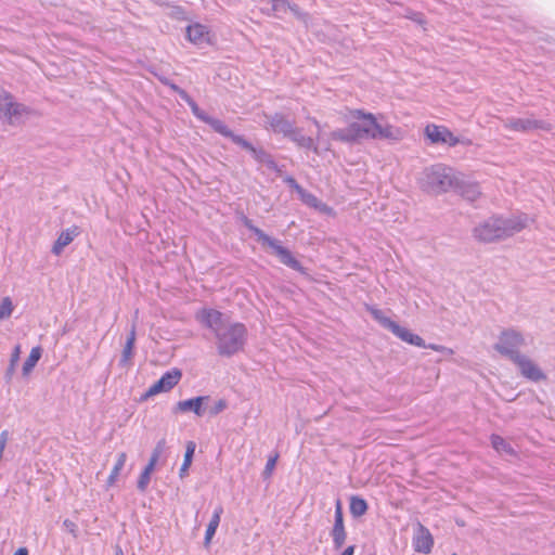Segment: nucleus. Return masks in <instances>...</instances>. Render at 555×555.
I'll return each instance as SVG.
<instances>
[{"label": "nucleus", "instance_id": "obj_1", "mask_svg": "<svg viewBox=\"0 0 555 555\" xmlns=\"http://www.w3.org/2000/svg\"><path fill=\"white\" fill-rule=\"evenodd\" d=\"M196 319L215 334L219 356L232 357L243 350L247 340V328L243 323L224 322L223 314L215 309L201 310Z\"/></svg>", "mask_w": 555, "mask_h": 555}, {"label": "nucleus", "instance_id": "obj_2", "mask_svg": "<svg viewBox=\"0 0 555 555\" xmlns=\"http://www.w3.org/2000/svg\"><path fill=\"white\" fill-rule=\"evenodd\" d=\"M529 221V216L524 212L509 216L492 215L473 229V236L485 244L505 241L526 229Z\"/></svg>", "mask_w": 555, "mask_h": 555}, {"label": "nucleus", "instance_id": "obj_3", "mask_svg": "<svg viewBox=\"0 0 555 555\" xmlns=\"http://www.w3.org/2000/svg\"><path fill=\"white\" fill-rule=\"evenodd\" d=\"M352 118L359 121H353L346 128L335 129L330 133V139L347 144H354L363 139L373 140L375 128L377 126V118L372 113H366L363 109H353L350 112Z\"/></svg>", "mask_w": 555, "mask_h": 555}, {"label": "nucleus", "instance_id": "obj_4", "mask_svg": "<svg viewBox=\"0 0 555 555\" xmlns=\"http://www.w3.org/2000/svg\"><path fill=\"white\" fill-rule=\"evenodd\" d=\"M418 184L423 191L438 195L459 186V178L451 167L435 164L422 171Z\"/></svg>", "mask_w": 555, "mask_h": 555}, {"label": "nucleus", "instance_id": "obj_5", "mask_svg": "<svg viewBox=\"0 0 555 555\" xmlns=\"http://www.w3.org/2000/svg\"><path fill=\"white\" fill-rule=\"evenodd\" d=\"M241 220L243 224L257 236L258 242H260L262 246H268L272 249V253L279 258L281 263L295 271L305 273L302 264L294 257L289 249L281 244L279 240L269 236L261 229L254 225L253 221L248 217L242 216Z\"/></svg>", "mask_w": 555, "mask_h": 555}, {"label": "nucleus", "instance_id": "obj_6", "mask_svg": "<svg viewBox=\"0 0 555 555\" xmlns=\"http://www.w3.org/2000/svg\"><path fill=\"white\" fill-rule=\"evenodd\" d=\"M33 113L31 107L18 102L10 91L0 89V120L10 126H18Z\"/></svg>", "mask_w": 555, "mask_h": 555}, {"label": "nucleus", "instance_id": "obj_7", "mask_svg": "<svg viewBox=\"0 0 555 555\" xmlns=\"http://www.w3.org/2000/svg\"><path fill=\"white\" fill-rule=\"evenodd\" d=\"M370 312L375 321H377L384 328L390 331L402 341L421 348L426 347L425 340L420 335L414 334L406 327L399 325L397 322L386 317L382 310L370 308Z\"/></svg>", "mask_w": 555, "mask_h": 555}, {"label": "nucleus", "instance_id": "obj_8", "mask_svg": "<svg viewBox=\"0 0 555 555\" xmlns=\"http://www.w3.org/2000/svg\"><path fill=\"white\" fill-rule=\"evenodd\" d=\"M524 335L515 328H506L500 333L499 339L494 345V349L503 357L512 362L521 353L519 349L525 346Z\"/></svg>", "mask_w": 555, "mask_h": 555}, {"label": "nucleus", "instance_id": "obj_9", "mask_svg": "<svg viewBox=\"0 0 555 555\" xmlns=\"http://www.w3.org/2000/svg\"><path fill=\"white\" fill-rule=\"evenodd\" d=\"M502 121L505 129L515 132H529L537 129L551 130V125L547 121L537 119L533 116L526 118L508 117Z\"/></svg>", "mask_w": 555, "mask_h": 555}, {"label": "nucleus", "instance_id": "obj_10", "mask_svg": "<svg viewBox=\"0 0 555 555\" xmlns=\"http://www.w3.org/2000/svg\"><path fill=\"white\" fill-rule=\"evenodd\" d=\"M225 138L231 139L233 143L250 152L255 160H257L258 163L264 164L270 169H274L276 167L275 162L273 160L272 156L269 153H267L263 149L255 147L244 137L235 134L233 131L230 130V134H227Z\"/></svg>", "mask_w": 555, "mask_h": 555}, {"label": "nucleus", "instance_id": "obj_11", "mask_svg": "<svg viewBox=\"0 0 555 555\" xmlns=\"http://www.w3.org/2000/svg\"><path fill=\"white\" fill-rule=\"evenodd\" d=\"M181 372L178 369L167 371L145 393V398L171 390L181 379Z\"/></svg>", "mask_w": 555, "mask_h": 555}, {"label": "nucleus", "instance_id": "obj_12", "mask_svg": "<svg viewBox=\"0 0 555 555\" xmlns=\"http://www.w3.org/2000/svg\"><path fill=\"white\" fill-rule=\"evenodd\" d=\"M513 363L517 365L520 374L529 380L540 382L546 379V375L538 366V364H535L531 359H529L525 354L516 357V360H514Z\"/></svg>", "mask_w": 555, "mask_h": 555}, {"label": "nucleus", "instance_id": "obj_13", "mask_svg": "<svg viewBox=\"0 0 555 555\" xmlns=\"http://www.w3.org/2000/svg\"><path fill=\"white\" fill-rule=\"evenodd\" d=\"M188 105L190 106L193 115L203 122L209 125L214 129V131L223 137L230 134V129L222 120L210 117L208 114H206L203 109L199 108V106L194 100L190 102Z\"/></svg>", "mask_w": 555, "mask_h": 555}, {"label": "nucleus", "instance_id": "obj_14", "mask_svg": "<svg viewBox=\"0 0 555 555\" xmlns=\"http://www.w3.org/2000/svg\"><path fill=\"white\" fill-rule=\"evenodd\" d=\"M434 546V539L430 531L418 524L417 532L413 539V547L417 553L429 554Z\"/></svg>", "mask_w": 555, "mask_h": 555}, {"label": "nucleus", "instance_id": "obj_15", "mask_svg": "<svg viewBox=\"0 0 555 555\" xmlns=\"http://www.w3.org/2000/svg\"><path fill=\"white\" fill-rule=\"evenodd\" d=\"M404 132L400 127L390 124H379L375 128L373 140H387L390 142H398L402 140Z\"/></svg>", "mask_w": 555, "mask_h": 555}, {"label": "nucleus", "instance_id": "obj_16", "mask_svg": "<svg viewBox=\"0 0 555 555\" xmlns=\"http://www.w3.org/2000/svg\"><path fill=\"white\" fill-rule=\"evenodd\" d=\"M268 122L270 129L274 133L283 134L285 138H288L292 134V131L295 127V122L287 119L283 114L275 113L268 117Z\"/></svg>", "mask_w": 555, "mask_h": 555}, {"label": "nucleus", "instance_id": "obj_17", "mask_svg": "<svg viewBox=\"0 0 555 555\" xmlns=\"http://www.w3.org/2000/svg\"><path fill=\"white\" fill-rule=\"evenodd\" d=\"M79 234L80 229L77 225H73L66 230H63L52 246V254L60 256L63 249L69 245Z\"/></svg>", "mask_w": 555, "mask_h": 555}, {"label": "nucleus", "instance_id": "obj_18", "mask_svg": "<svg viewBox=\"0 0 555 555\" xmlns=\"http://www.w3.org/2000/svg\"><path fill=\"white\" fill-rule=\"evenodd\" d=\"M298 147L312 151L315 154H320L319 143L311 137H307L302 133V129L294 127L292 134L288 138Z\"/></svg>", "mask_w": 555, "mask_h": 555}, {"label": "nucleus", "instance_id": "obj_19", "mask_svg": "<svg viewBox=\"0 0 555 555\" xmlns=\"http://www.w3.org/2000/svg\"><path fill=\"white\" fill-rule=\"evenodd\" d=\"M137 336V325L132 323L130 332L127 336L125 346L122 348L119 365L122 367L129 366L134 354V344Z\"/></svg>", "mask_w": 555, "mask_h": 555}, {"label": "nucleus", "instance_id": "obj_20", "mask_svg": "<svg viewBox=\"0 0 555 555\" xmlns=\"http://www.w3.org/2000/svg\"><path fill=\"white\" fill-rule=\"evenodd\" d=\"M208 397H195L188 400L179 401L177 403V410L180 412L193 411L197 416H203L205 410L202 408L203 401L207 400Z\"/></svg>", "mask_w": 555, "mask_h": 555}, {"label": "nucleus", "instance_id": "obj_21", "mask_svg": "<svg viewBox=\"0 0 555 555\" xmlns=\"http://www.w3.org/2000/svg\"><path fill=\"white\" fill-rule=\"evenodd\" d=\"M186 36L191 42L202 44L208 40V30L202 24H194L186 28Z\"/></svg>", "mask_w": 555, "mask_h": 555}, {"label": "nucleus", "instance_id": "obj_22", "mask_svg": "<svg viewBox=\"0 0 555 555\" xmlns=\"http://www.w3.org/2000/svg\"><path fill=\"white\" fill-rule=\"evenodd\" d=\"M223 513V508L221 505L217 506L214 511V514L210 518V521L206 528V532H205V544L208 545L212 539V537L215 535L217 529H218V526L220 524V519H221V515Z\"/></svg>", "mask_w": 555, "mask_h": 555}, {"label": "nucleus", "instance_id": "obj_23", "mask_svg": "<svg viewBox=\"0 0 555 555\" xmlns=\"http://www.w3.org/2000/svg\"><path fill=\"white\" fill-rule=\"evenodd\" d=\"M454 190H459L460 194L469 202H475L481 194L478 183H460Z\"/></svg>", "mask_w": 555, "mask_h": 555}, {"label": "nucleus", "instance_id": "obj_24", "mask_svg": "<svg viewBox=\"0 0 555 555\" xmlns=\"http://www.w3.org/2000/svg\"><path fill=\"white\" fill-rule=\"evenodd\" d=\"M41 354H42V349L40 346L34 347L30 350L28 358L25 360V362L23 364L22 371H23L24 376H27L33 371V369L36 366V364L40 360Z\"/></svg>", "mask_w": 555, "mask_h": 555}, {"label": "nucleus", "instance_id": "obj_25", "mask_svg": "<svg viewBox=\"0 0 555 555\" xmlns=\"http://www.w3.org/2000/svg\"><path fill=\"white\" fill-rule=\"evenodd\" d=\"M126 461H127V454L125 452H120L118 455H117V461L106 480V485L107 487H112L115 485V482L117 481L118 479V476L120 474V472L122 470L125 464H126Z\"/></svg>", "mask_w": 555, "mask_h": 555}, {"label": "nucleus", "instance_id": "obj_26", "mask_svg": "<svg viewBox=\"0 0 555 555\" xmlns=\"http://www.w3.org/2000/svg\"><path fill=\"white\" fill-rule=\"evenodd\" d=\"M448 128L437 125H427L425 128V134L431 143H442L444 140V132Z\"/></svg>", "mask_w": 555, "mask_h": 555}, {"label": "nucleus", "instance_id": "obj_27", "mask_svg": "<svg viewBox=\"0 0 555 555\" xmlns=\"http://www.w3.org/2000/svg\"><path fill=\"white\" fill-rule=\"evenodd\" d=\"M367 507H369L367 503L364 499L357 496V495L351 496L349 509H350V514L353 517L363 516L366 513Z\"/></svg>", "mask_w": 555, "mask_h": 555}, {"label": "nucleus", "instance_id": "obj_28", "mask_svg": "<svg viewBox=\"0 0 555 555\" xmlns=\"http://www.w3.org/2000/svg\"><path fill=\"white\" fill-rule=\"evenodd\" d=\"M491 444L492 447L500 453L514 454V449L512 446L501 436L492 435L491 436Z\"/></svg>", "mask_w": 555, "mask_h": 555}, {"label": "nucleus", "instance_id": "obj_29", "mask_svg": "<svg viewBox=\"0 0 555 555\" xmlns=\"http://www.w3.org/2000/svg\"><path fill=\"white\" fill-rule=\"evenodd\" d=\"M194 451H195V443L193 441H189L186 444L184 460H183V463H182V465L180 467V472H179V475L181 478L184 477V475L188 473V469L192 463Z\"/></svg>", "mask_w": 555, "mask_h": 555}, {"label": "nucleus", "instance_id": "obj_30", "mask_svg": "<svg viewBox=\"0 0 555 555\" xmlns=\"http://www.w3.org/2000/svg\"><path fill=\"white\" fill-rule=\"evenodd\" d=\"M296 193L306 205L314 208L319 206L320 201L318 197L305 190L302 186H296Z\"/></svg>", "mask_w": 555, "mask_h": 555}, {"label": "nucleus", "instance_id": "obj_31", "mask_svg": "<svg viewBox=\"0 0 555 555\" xmlns=\"http://www.w3.org/2000/svg\"><path fill=\"white\" fill-rule=\"evenodd\" d=\"M331 537L333 540V546L335 550H339L345 544L347 532L345 527L344 528H332L331 530Z\"/></svg>", "mask_w": 555, "mask_h": 555}, {"label": "nucleus", "instance_id": "obj_32", "mask_svg": "<svg viewBox=\"0 0 555 555\" xmlns=\"http://www.w3.org/2000/svg\"><path fill=\"white\" fill-rule=\"evenodd\" d=\"M20 356H21V346L20 345H16L12 351V354H11V359H10V364H9V367L5 372V377L8 379H10L15 371V366L20 360Z\"/></svg>", "mask_w": 555, "mask_h": 555}, {"label": "nucleus", "instance_id": "obj_33", "mask_svg": "<svg viewBox=\"0 0 555 555\" xmlns=\"http://www.w3.org/2000/svg\"><path fill=\"white\" fill-rule=\"evenodd\" d=\"M13 304L10 297H4L0 302V319L8 318L12 314Z\"/></svg>", "mask_w": 555, "mask_h": 555}, {"label": "nucleus", "instance_id": "obj_34", "mask_svg": "<svg viewBox=\"0 0 555 555\" xmlns=\"http://www.w3.org/2000/svg\"><path fill=\"white\" fill-rule=\"evenodd\" d=\"M344 516L340 502L338 501L335 508L334 525L333 528H344Z\"/></svg>", "mask_w": 555, "mask_h": 555}, {"label": "nucleus", "instance_id": "obj_35", "mask_svg": "<svg viewBox=\"0 0 555 555\" xmlns=\"http://www.w3.org/2000/svg\"><path fill=\"white\" fill-rule=\"evenodd\" d=\"M165 450H166V440L163 438L157 441L150 459H154L156 462H158L160 455L165 452Z\"/></svg>", "mask_w": 555, "mask_h": 555}, {"label": "nucleus", "instance_id": "obj_36", "mask_svg": "<svg viewBox=\"0 0 555 555\" xmlns=\"http://www.w3.org/2000/svg\"><path fill=\"white\" fill-rule=\"evenodd\" d=\"M150 481H151V475L145 474V473L142 472L140 474V477H139L138 483H137V487H138L139 491L145 492V490L149 487Z\"/></svg>", "mask_w": 555, "mask_h": 555}, {"label": "nucleus", "instance_id": "obj_37", "mask_svg": "<svg viewBox=\"0 0 555 555\" xmlns=\"http://www.w3.org/2000/svg\"><path fill=\"white\" fill-rule=\"evenodd\" d=\"M425 348H429L434 351H437V352H441L448 357H451L453 356L454 351L451 349V348H448L446 346H442V345H437V344H429V345H426Z\"/></svg>", "mask_w": 555, "mask_h": 555}, {"label": "nucleus", "instance_id": "obj_38", "mask_svg": "<svg viewBox=\"0 0 555 555\" xmlns=\"http://www.w3.org/2000/svg\"><path fill=\"white\" fill-rule=\"evenodd\" d=\"M227 401L224 399H220L215 402V404L209 409L210 415H217L227 409Z\"/></svg>", "mask_w": 555, "mask_h": 555}, {"label": "nucleus", "instance_id": "obj_39", "mask_svg": "<svg viewBox=\"0 0 555 555\" xmlns=\"http://www.w3.org/2000/svg\"><path fill=\"white\" fill-rule=\"evenodd\" d=\"M444 132V140L442 143L448 144L449 146H455L460 143V139L455 137L449 129Z\"/></svg>", "mask_w": 555, "mask_h": 555}, {"label": "nucleus", "instance_id": "obj_40", "mask_svg": "<svg viewBox=\"0 0 555 555\" xmlns=\"http://www.w3.org/2000/svg\"><path fill=\"white\" fill-rule=\"evenodd\" d=\"M276 460H278V455H275V456H273V457H270V459L267 461V464H266V467H264V470H263V476H264V477H270V476H271L272 470H273V469H274V467H275Z\"/></svg>", "mask_w": 555, "mask_h": 555}, {"label": "nucleus", "instance_id": "obj_41", "mask_svg": "<svg viewBox=\"0 0 555 555\" xmlns=\"http://www.w3.org/2000/svg\"><path fill=\"white\" fill-rule=\"evenodd\" d=\"M288 10L298 18V20H306L307 13L302 12L299 7L295 3L289 2Z\"/></svg>", "mask_w": 555, "mask_h": 555}, {"label": "nucleus", "instance_id": "obj_42", "mask_svg": "<svg viewBox=\"0 0 555 555\" xmlns=\"http://www.w3.org/2000/svg\"><path fill=\"white\" fill-rule=\"evenodd\" d=\"M170 87L179 94L181 100H183L186 104L193 101V99L189 95V93L185 90L179 88L176 85H171Z\"/></svg>", "mask_w": 555, "mask_h": 555}, {"label": "nucleus", "instance_id": "obj_43", "mask_svg": "<svg viewBox=\"0 0 555 555\" xmlns=\"http://www.w3.org/2000/svg\"><path fill=\"white\" fill-rule=\"evenodd\" d=\"M405 17L406 18H410L418 24H423L424 23V16L422 13L420 12H414L412 10H408L406 11V14H405Z\"/></svg>", "mask_w": 555, "mask_h": 555}, {"label": "nucleus", "instance_id": "obj_44", "mask_svg": "<svg viewBox=\"0 0 555 555\" xmlns=\"http://www.w3.org/2000/svg\"><path fill=\"white\" fill-rule=\"evenodd\" d=\"M63 527L69 532L73 534V537H77V525L69 520V519H65L63 521Z\"/></svg>", "mask_w": 555, "mask_h": 555}, {"label": "nucleus", "instance_id": "obj_45", "mask_svg": "<svg viewBox=\"0 0 555 555\" xmlns=\"http://www.w3.org/2000/svg\"><path fill=\"white\" fill-rule=\"evenodd\" d=\"M156 464H157V462L154 459H150L147 465L144 467V469L142 472L151 475L153 473V470L155 469Z\"/></svg>", "mask_w": 555, "mask_h": 555}, {"label": "nucleus", "instance_id": "obj_46", "mask_svg": "<svg viewBox=\"0 0 555 555\" xmlns=\"http://www.w3.org/2000/svg\"><path fill=\"white\" fill-rule=\"evenodd\" d=\"M8 442V431L4 430L0 434V446L5 448Z\"/></svg>", "mask_w": 555, "mask_h": 555}, {"label": "nucleus", "instance_id": "obj_47", "mask_svg": "<svg viewBox=\"0 0 555 555\" xmlns=\"http://www.w3.org/2000/svg\"><path fill=\"white\" fill-rule=\"evenodd\" d=\"M313 125L317 127L318 129V134H317V139H314L318 143H320V140H321V134H320V129H321V125L320 122L315 119V118H312L311 119Z\"/></svg>", "mask_w": 555, "mask_h": 555}, {"label": "nucleus", "instance_id": "obj_48", "mask_svg": "<svg viewBox=\"0 0 555 555\" xmlns=\"http://www.w3.org/2000/svg\"><path fill=\"white\" fill-rule=\"evenodd\" d=\"M356 550V545H349L346 547L340 555H353Z\"/></svg>", "mask_w": 555, "mask_h": 555}, {"label": "nucleus", "instance_id": "obj_49", "mask_svg": "<svg viewBox=\"0 0 555 555\" xmlns=\"http://www.w3.org/2000/svg\"><path fill=\"white\" fill-rule=\"evenodd\" d=\"M286 182L289 184L291 188H293L296 191V186H300L296 180L292 177L286 179Z\"/></svg>", "mask_w": 555, "mask_h": 555}, {"label": "nucleus", "instance_id": "obj_50", "mask_svg": "<svg viewBox=\"0 0 555 555\" xmlns=\"http://www.w3.org/2000/svg\"><path fill=\"white\" fill-rule=\"evenodd\" d=\"M13 555H28V550L26 547H20Z\"/></svg>", "mask_w": 555, "mask_h": 555}, {"label": "nucleus", "instance_id": "obj_51", "mask_svg": "<svg viewBox=\"0 0 555 555\" xmlns=\"http://www.w3.org/2000/svg\"><path fill=\"white\" fill-rule=\"evenodd\" d=\"M118 555H124L120 548L118 550Z\"/></svg>", "mask_w": 555, "mask_h": 555}, {"label": "nucleus", "instance_id": "obj_52", "mask_svg": "<svg viewBox=\"0 0 555 555\" xmlns=\"http://www.w3.org/2000/svg\"><path fill=\"white\" fill-rule=\"evenodd\" d=\"M452 555H457V554L453 553Z\"/></svg>", "mask_w": 555, "mask_h": 555}]
</instances>
